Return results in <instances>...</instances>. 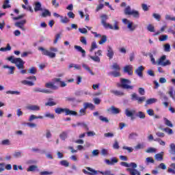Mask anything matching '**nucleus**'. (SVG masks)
Returning <instances> with one entry per match:
<instances>
[{
	"instance_id": "f257e3e1",
	"label": "nucleus",
	"mask_w": 175,
	"mask_h": 175,
	"mask_svg": "<svg viewBox=\"0 0 175 175\" xmlns=\"http://www.w3.org/2000/svg\"><path fill=\"white\" fill-rule=\"evenodd\" d=\"M38 50L42 52V55H46V57H49V58H55V53L58 51V49L55 47H51L49 49L50 51H49L42 46H40L38 47Z\"/></svg>"
},
{
	"instance_id": "f03ea898",
	"label": "nucleus",
	"mask_w": 175,
	"mask_h": 175,
	"mask_svg": "<svg viewBox=\"0 0 175 175\" xmlns=\"http://www.w3.org/2000/svg\"><path fill=\"white\" fill-rule=\"evenodd\" d=\"M101 18V24H103L105 28H109V29H114L115 31H118V29H120V27H118V22L117 21H115L114 27H113V25L106 23V20H107V15H102Z\"/></svg>"
},
{
	"instance_id": "7ed1b4c3",
	"label": "nucleus",
	"mask_w": 175,
	"mask_h": 175,
	"mask_svg": "<svg viewBox=\"0 0 175 175\" xmlns=\"http://www.w3.org/2000/svg\"><path fill=\"white\" fill-rule=\"evenodd\" d=\"M8 60L12 62V64H15L18 69H24V64L25 62L21 58H14V56H10L8 57Z\"/></svg>"
},
{
	"instance_id": "20e7f679",
	"label": "nucleus",
	"mask_w": 175,
	"mask_h": 175,
	"mask_svg": "<svg viewBox=\"0 0 175 175\" xmlns=\"http://www.w3.org/2000/svg\"><path fill=\"white\" fill-rule=\"evenodd\" d=\"M132 82L129 79L122 78L120 79V83L117 84L118 88H122L123 90H132L133 85H130Z\"/></svg>"
},
{
	"instance_id": "39448f33",
	"label": "nucleus",
	"mask_w": 175,
	"mask_h": 175,
	"mask_svg": "<svg viewBox=\"0 0 175 175\" xmlns=\"http://www.w3.org/2000/svg\"><path fill=\"white\" fill-rule=\"evenodd\" d=\"M112 69L116 71H111L108 73L109 76H112L113 77H120L121 76V73H120V70H121V68L120 65L117 63H113L112 65Z\"/></svg>"
},
{
	"instance_id": "423d86ee",
	"label": "nucleus",
	"mask_w": 175,
	"mask_h": 175,
	"mask_svg": "<svg viewBox=\"0 0 175 175\" xmlns=\"http://www.w3.org/2000/svg\"><path fill=\"white\" fill-rule=\"evenodd\" d=\"M129 167H133L126 169V172H129L130 175H142L140 172L136 170V168L137 167V164H136L135 163H129Z\"/></svg>"
},
{
	"instance_id": "0eeeda50",
	"label": "nucleus",
	"mask_w": 175,
	"mask_h": 175,
	"mask_svg": "<svg viewBox=\"0 0 175 175\" xmlns=\"http://www.w3.org/2000/svg\"><path fill=\"white\" fill-rule=\"evenodd\" d=\"M165 59H166V55H163L157 61V65H161V66H167V65H172V62H170V60H167L166 62H164Z\"/></svg>"
},
{
	"instance_id": "6e6552de",
	"label": "nucleus",
	"mask_w": 175,
	"mask_h": 175,
	"mask_svg": "<svg viewBox=\"0 0 175 175\" xmlns=\"http://www.w3.org/2000/svg\"><path fill=\"white\" fill-rule=\"evenodd\" d=\"M87 170H83V172L84 173V174H88V175H96L98 174V171L90 167H86Z\"/></svg>"
},
{
	"instance_id": "1a4fd4ad",
	"label": "nucleus",
	"mask_w": 175,
	"mask_h": 175,
	"mask_svg": "<svg viewBox=\"0 0 175 175\" xmlns=\"http://www.w3.org/2000/svg\"><path fill=\"white\" fill-rule=\"evenodd\" d=\"M133 66L132 65H127L124 67V73H127L129 76H132L133 75Z\"/></svg>"
},
{
	"instance_id": "9d476101",
	"label": "nucleus",
	"mask_w": 175,
	"mask_h": 175,
	"mask_svg": "<svg viewBox=\"0 0 175 175\" xmlns=\"http://www.w3.org/2000/svg\"><path fill=\"white\" fill-rule=\"evenodd\" d=\"M45 88L53 90H58V86L55 85V82H48L45 83Z\"/></svg>"
},
{
	"instance_id": "9b49d317",
	"label": "nucleus",
	"mask_w": 175,
	"mask_h": 175,
	"mask_svg": "<svg viewBox=\"0 0 175 175\" xmlns=\"http://www.w3.org/2000/svg\"><path fill=\"white\" fill-rule=\"evenodd\" d=\"M144 70V66H139L135 71V75L139 76V77H143V71Z\"/></svg>"
},
{
	"instance_id": "f8f14e48",
	"label": "nucleus",
	"mask_w": 175,
	"mask_h": 175,
	"mask_svg": "<svg viewBox=\"0 0 175 175\" xmlns=\"http://www.w3.org/2000/svg\"><path fill=\"white\" fill-rule=\"evenodd\" d=\"M34 12H43V8H42V3L40 2L37 1L34 3Z\"/></svg>"
},
{
	"instance_id": "ddd939ff",
	"label": "nucleus",
	"mask_w": 175,
	"mask_h": 175,
	"mask_svg": "<svg viewBox=\"0 0 175 175\" xmlns=\"http://www.w3.org/2000/svg\"><path fill=\"white\" fill-rule=\"evenodd\" d=\"M118 163V159H117V157H113L112 159H111V160L105 159V163L111 166H113L115 163Z\"/></svg>"
},
{
	"instance_id": "4468645a",
	"label": "nucleus",
	"mask_w": 175,
	"mask_h": 175,
	"mask_svg": "<svg viewBox=\"0 0 175 175\" xmlns=\"http://www.w3.org/2000/svg\"><path fill=\"white\" fill-rule=\"evenodd\" d=\"M3 68V69H9L8 75H14V70H16V67L4 65Z\"/></svg>"
},
{
	"instance_id": "2eb2a0df",
	"label": "nucleus",
	"mask_w": 175,
	"mask_h": 175,
	"mask_svg": "<svg viewBox=\"0 0 175 175\" xmlns=\"http://www.w3.org/2000/svg\"><path fill=\"white\" fill-rule=\"evenodd\" d=\"M107 57H108L109 59H112L113 57H114V51L111 46H108L107 48Z\"/></svg>"
},
{
	"instance_id": "dca6fc26",
	"label": "nucleus",
	"mask_w": 175,
	"mask_h": 175,
	"mask_svg": "<svg viewBox=\"0 0 175 175\" xmlns=\"http://www.w3.org/2000/svg\"><path fill=\"white\" fill-rule=\"evenodd\" d=\"M53 81L55 83H59L60 87H62V88H64V87H66V85H67V84H66V83H65V81H61V78H55V79H53Z\"/></svg>"
},
{
	"instance_id": "f3484780",
	"label": "nucleus",
	"mask_w": 175,
	"mask_h": 175,
	"mask_svg": "<svg viewBox=\"0 0 175 175\" xmlns=\"http://www.w3.org/2000/svg\"><path fill=\"white\" fill-rule=\"evenodd\" d=\"M74 49H75V50L79 51V53H81L83 57H85V50L83 49V48L81 46H80L79 45H75L74 46Z\"/></svg>"
},
{
	"instance_id": "a211bd4d",
	"label": "nucleus",
	"mask_w": 175,
	"mask_h": 175,
	"mask_svg": "<svg viewBox=\"0 0 175 175\" xmlns=\"http://www.w3.org/2000/svg\"><path fill=\"white\" fill-rule=\"evenodd\" d=\"M111 94H113V95H116V96H124L125 95V93L123 92H121L120 90H110Z\"/></svg>"
},
{
	"instance_id": "6ab92c4d",
	"label": "nucleus",
	"mask_w": 175,
	"mask_h": 175,
	"mask_svg": "<svg viewBox=\"0 0 175 175\" xmlns=\"http://www.w3.org/2000/svg\"><path fill=\"white\" fill-rule=\"evenodd\" d=\"M51 16V12H50V10L47 9L42 10V12L41 14V17H47Z\"/></svg>"
},
{
	"instance_id": "aec40b11",
	"label": "nucleus",
	"mask_w": 175,
	"mask_h": 175,
	"mask_svg": "<svg viewBox=\"0 0 175 175\" xmlns=\"http://www.w3.org/2000/svg\"><path fill=\"white\" fill-rule=\"evenodd\" d=\"M56 114H62V113H66V108L57 107L55 109Z\"/></svg>"
},
{
	"instance_id": "412c9836",
	"label": "nucleus",
	"mask_w": 175,
	"mask_h": 175,
	"mask_svg": "<svg viewBox=\"0 0 175 175\" xmlns=\"http://www.w3.org/2000/svg\"><path fill=\"white\" fill-rule=\"evenodd\" d=\"M66 116H77V112L72 111L68 108L66 109Z\"/></svg>"
},
{
	"instance_id": "4be33fe9",
	"label": "nucleus",
	"mask_w": 175,
	"mask_h": 175,
	"mask_svg": "<svg viewBox=\"0 0 175 175\" xmlns=\"http://www.w3.org/2000/svg\"><path fill=\"white\" fill-rule=\"evenodd\" d=\"M29 110H32L33 111H39L40 110V107L38 105H30L27 107Z\"/></svg>"
},
{
	"instance_id": "5701e85b",
	"label": "nucleus",
	"mask_w": 175,
	"mask_h": 175,
	"mask_svg": "<svg viewBox=\"0 0 175 175\" xmlns=\"http://www.w3.org/2000/svg\"><path fill=\"white\" fill-rule=\"evenodd\" d=\"M110 111L112 113V114H120V109L116 108L114 106H111L109 108Z\"/></svg>"
},
{
	"instance_id": "b1692460",
	"label": "nucleus",
	"mask_w": 175,
	"mask_h": 175,
	"mask_svg": "<svg viewBox=\"0 0 175 175\" xmlns=\"http://www.w3.org/2000/svg\"><path fill=\"white\" fill-rule=\"evenodd\" d=\"M83 106L85 107V109H90L91 110H94V109H95V105H94V104L92 103H85L83 104Z\"/></svg>"
},
{
	"instance_id": "393cba45",
	"label": "nucleus",
	"mask_w": 175,
	"mask_h": 175,
	"mask_svg": "<svg viewBox=\"0 0 175 175\" xmlns=\"http://www.w3.org/2000/svg\"><path fill=\"white\" fill-rule=\"evenodd\" d=\"M137 27V25H133V22L129 23L127 25V28L130 29V31H135Z\"/></svg>"
},
{
	"instance_id": "a878e982",
	"label": "nucleus",
	"mask_w": 175,
	"mask_h": 175,
	"mask_svg": "<svg viewBox=\"0 0 175 175\" xmlns=\"http://www.w3.org/2000/svg\"><path fill=\"white\" fill-rule=\"evenodd\" d=\"M170 167L167 169V173H172V174H175V163H172L170 164Z\"/></svg>"
},
{
	"instance_id": "bb28decb",
	"label": "nucleus",
	"mask_w": 175,
	"mask_h": 175,
	"mask_svg": "<svg viewBox=\"0 0 175 175\" xmlns=\"http://www.w3.org/2000/svg\"><path fill=\"white\" fill-rule=\"evenodd\" d=\"M135 113H136V111L135 110L131 111H129V109H126L125 110V114L126 116V117H131V118L133 117V114H135Z\"/></svg>"
},
{
	"instance_id": "cd10ccee",
	"label": "nucleus",
	"mask_w": 175,
	"mask_h": 175,
	"mask_svg": "<svg viewBox=\"0 0 175 175\" xmlns=\"http://www.w3.org/2000/svg\"><path fill=\"white\" fill-rule=\"evenodd\" d=\"M21 83L24 85H29V87H32L33 85H35V83L31 81L23 80L21 81Z\"/></svg>"
},
{
	"instance_id": "c85d7f7f",
	"label": "nucleus",
	"mask_w": 175,
	"mask_h": 175,
	"mask_svg": "<svg viewBox=\"0 0 175 175\" xmlns=\"http://www.w3.org/2000/svg\"><path fill=\"white\" fill-rule=\"evenodd\" d=\"M169 152L170 154H171V155H175V144H171L170 145Z\"/></svg>"
},
{
	"instance_id": "c756f323",
	"label": "nucleus",
	"mask_w": 175,
	"mask_h": 175,
	"mask_svg": "<svg viewBox=\"0 0 175 175\" xmlns=\"http://www.w3.org/2000/svg\"><path fill=\"white\" fill-rule=\"evenodd\" d=\"M131 16H133L135 18H139L140 17V13H139V11L133 10H132Z\"/></svg>"
},
{
	"instance_id": "7c9ffc66",
	"label": "nucleus",
	"mask_w": 175,
	"mask_h": 175,
	"mask_svg": "<svg viewBox=\"0 0 175 175\" xmlns=\"http://www.w3.org/2000/svg\"><path fill=\"white\" fill-rule=\"evenodd\" d=\"M82 66H83V68H84V69H85V70L89 72V73H90V75H92V76H94L95 75V73H94V72H92V70H91V68L87 64H83Z\"/></svg>"
},
{
	"instance_id": "2f4dec72",
	"label": "nucleus",
	"mask_w": 175,
	"mask_h": 175,
	"mask_svg": "<svg viewBox=\"0 0 175 175\" xmlns=\"http://www.w3.org/2000/svg\"><path fill=\"white\" fill-rule=\"evenodd\" d=\"M154 158L156 159V161H163V154H161V153H157L155 154Z\"/></svg>"
},
{
	"instance_id": "473e14b6",
	"label": "nucleus",
	"mask_w": 175,
	"mask_h": 175,
	"mask_svg": "<svg viewBox=\"0 0 175 175\" xmlns=\"http://www.w3.org/2000/svg\"><path fill=\"white\" fill-rule=\"evenodd\" d=\"M61 18V23H62L63 24H68V23H69V21H70V20L68 19V16H60Z\"/></svg>"
},
{
	"instance_id": "72a5a7b5",
	"label": "nucleus",
	"mask_w": 175,
	"mask_h": 175,
	"mask_svg": "<svg viewBox=\"0 0 175 175\" xmlns=\"http://www.w3.org/2000/svg\"><path fill=\"white\" fill-rule=\"evenodd\" d=\"M131 12H132V10L131 9V6L128 5L124 9V14H126V16H131Z\"/></svg>"
},
{
	"instance_id": "f704fd0d",
	"label": "nucleus",
	"mask_w": 175,
	"mask_h": 175,
	"mask_svg": "<svg viewBox=\"0 0 175 175\" xmlns=\"http://www.w3.org/2000/svg\"><path fill=\"white\" fill-rule=\"evenodd\" d=\"M38 69L36 67H31L28 70V73H30V75H36Z\"/></svg>"
},
{
	"instance_id": "c9c22d12",
	"label": "nucleus",
	"mask_w": 175,
	"mask_h": 175,
	"mask_svg": "<svg viewBox=\"0 0 175 175\" xmlns=\"http://www.w3.org/2000/svg\"><path fill=\"white\" fill-rule=\"evenodd\" d=\"M12 50V46H10V44H7L6 47H1L0 49V51H10Z\"/></svg>"
},
{
	"instance_id": "e433bc0d",
	"label": "nucleus",
	"mask_w": 175,
	"mask_h": 175,
	"mask_svg": "<svg viewBox=\"0 0 175 175\" xmlns=\"http://www.w3.org/2000/svg\"><path fill=\"white\" fill-rule=\"evenodd\" d=\"M59 137L62 140L66 139L68 138V133L63 131L62 133H60Z\"/></svg>"
},
{
	"instance_id": "4c0bfd02",
	"label": "nucleus",
	"mask_w": 175,
	"mask_h": 175,
	"mask_svg": "<svg viewBox=\"0 0 175 175\" xmlns=\"http://www.w3.org/2000/svg\"><path fill=\"white\" fill-rule=\"evenodd\" d=\"M164 121H165V124L167 126H169L170 128H173V124L172 123V122L170 120H169L167 118H165Z\"/></svg>"
},
{
	"instance_id": "58836bf2",
	"label": "nucleus",
	"mask_w": 175,
	"mask_h": 175,
	"mask_svg": "<svg viewBox=\"0 0 175 175\" xmlns=\"http://www.w3.org/2000/svg\"><path fill=\"white\" fill-rule=\"evenodd\" d=\"M37 169L38 165H32L27 168V172H35V170H37Z\"/></svg>"
},
{
	"instance_id": "ea45409f",
	"label": "nucleus",
	"mask_w": 175,
	"mask_h": 175,
	"mask_svg": "<svg viewBox=\"0 0 175 175\" xmlns=\"http://www.w3.org/2000/svg\"><path fill=\"white\" fill-rule=\"evenodd\" d=\"M95 49H98V45L96 42H92L91 48L90 49V53H92Z\"/></svg>"
},
{
	"instance_id": "a19ab883",
	"label": "nucleus",
	"mask_w": 175,
	"mask_h": 175,
	"mask_svg": "<svg viewBox=\"0 0 175 175\" xmlns=\"http://www.w3.org/2000/svg\"><path fill=\"white\" fill-rule=\"evenodd\" d=\"M90 59L94 61V62H100V57L96 55L95 56H90Z\"/></svg>"
},
{
	"instance_id": "79ce46f5",
	"label": "nucleus",
	"mask_w": 175,
	"mask_h": 175,
	"mask_svg": "<svg viewBox=\"0 0 175 175\" xmlns=\"http://www.w3.org/2000/svg\"><path fill=\"white\" fill-rule=\"evenodd\" d=\"M154 142H158V143H159L160 146H166V142H165V141H163L160 138H155L154 139Z\"/></svg>"
},
{
	"instance_id": "37998d69",
	"label": "nucleus",
	"mask_w": 175,
	"mask_h": 175,
	"mask_svg": "<svg viewBox=\"0 0 175 175\" xmlns=\"http://www.w3.org/2000/svg\"><path fill=\"white\" fill-rule=\"evenodd\" d=\"M157 101V98H149L146 100V105H152V103H156Z\"/></svg>"
},
{
	"instance_id": "c03bdc74",
	"label": "nucleus",
	"mask_w": 175,
	"mask_h": 175,
	"mask_svg": "<svg viewBox=\"0 0 175 175\" xmlns=\"http://www.w3.org/2000/svg\"><path fill=\"white\" fill-rule=\"evenodd\" d=\"M106 42H107V36H103L98 43L99 44H103V43H106Z\"/></svg>"
},
{
	"instance_id": "a18cd8bd",
	"label": "nucleus",
	"mask_w": 175,
	"mask_h": 175,
	"mask_svg": "<svg viewBox=\"0 0 175 175\" xmlns=\"http://www.w3.org/2000/svg\"><path fill=\"white\" fill-rule=\"evenodd\" d=\"M147 29L149 31V32H155V27L152 24H149L148 25Z\"/></svg>"
},
{
	"instance_id": "49530a36",
	"label": "nucleus",
	"mask_w": 175,
	"mask_h": 175,
	"mask_svg": "<svg viewBox=\"0 0 175 175\" xmlns=\"http://www.w3.org/2000/svg\"><path fill=\"white\" fill-rule=\"evenodd\" d=\"M167 38H169V36L167 35H162L159 37V40L160 42H165V41L167 40Z\"/></svg>"
},
{
	"instance_id": "de8ad7c7",
	"label": "nucleus",
	"mask_w": 175,
	"mask_h": 175,
	"mask_svg": "<svg viewBox=\"0 0 175 175\" xmlns=\"http://www.w3.org/2000/svg\"><path fill=\"white\" fill-rule=\"evenodd\" d=\"M137 101L139 105H142L143 102H146V96L138 97V100H137Z\"/></svg>"
},
{
	"instance_id": "09e8293b",
	"label": "nucleus",
	"mask_w": 175,
	"mask_h": 175,
	"mask_svg": "<svg viewBox=\"0 0 175 175\" xmlns=\"http://www.w3.org/2000/svg\"><path fill=\"white\" fill-rule=\"evenodd\" d=\"M60 165H62V166H64L65 167H68L69 162H68L66 160H62L60 161Z\"/></svg>"
},
{
	"instance_id": "8fccbe9b",
	"label": "nucleus",
	"mask_w": 175,
	"mask_h": 175,
	"mask_svg": "<svg viewBox=\"0 0 175 175\" xmlns=\"http://www.w3.org/2000/svg\"><path fill=\"white\" fill-rule=\"evenodd\" d=\"M85 113H87V109H85V107H83V108H82L79 110V116L81 117L83 116H85Z\"/></svg>"
},
{
	"instance_id": "3c124183",
	"label": "nucleus",
	"mask_w": 175,
	"mask_h": 175,
	"mask_svg": "<svg viewBox=\"0 0 175 175\" xmlns=\"http://www.w3.org/2000/svg\"><path fill=\"white\" fill-rule=\"evenodd\" d=\"M54 172L53 171H42V172H40V175H51V174H53Z\"/></svg>"
},
{
	"instance_id": "603ef678",
	"label": "nucleus",
	"mask_w": 175,
	"mask_h": 175,
	"mask_svg": "<svg viewBox=\"0 0 175 175\" xmlns=\"http://www.w3.org/2000/svg\"><path fill=\"white\" fill-rule=\"evenodd\" d=\"M10 8V5L9 4V0H5L3 5V9H8Z\"/></svg>"
},
{
	"instance_id": "864d4df0",
	"label": "nucleus",
	"mask_w": 175,
	"mask_h": 175,
	"mask_svg": "<svg viewBox=\"0 0 175 175\" xmlns=\"http://www.w3.org/2000/svg\"><path fill=\"white\" fill-rule=\"evenodd\" d=\"M44 117H46L48 118H51V120H54V118H55V116H54L53 113H46L44 115Z\"/></svg>"
},
{
	"instance_id": "5fc2aeb1",
	"label": "nucleus",
	"mask_w": 175,
	"mask_h": 175,
	"mask_svg": "<svg viewBox=\"0 0 175 175\" xmlns=\"http://www.w3.org/2000/svg\"><path fill=\"white\" fill-rule=\"evenodd\" d=\"M164 132H166V133H168V135H172L173 134V130L170 128H165L163 129Z\"/></svg>"
},
{
	"instance_id": "6e6d98bb",
	"label": "nucleus",
	"mask_w": 175,
	"mask_h": 175,
	"mask_svg": "<svg viewBox=\"0 0 175 175\" xmlns=\"http://www.w3.org/2000/svg\"><path fill=\"white\" fill-rule=\"evenodd\" d=\"M146 152H147L148 154H150L151 152H157V149L154 148H148L146 150Z\"/></svg>"
},
{
	"instance_id": "4d7b16f0",
	"label": "nucleus",
	"mask_w": 175,
	"mask_h": 175,
	"mask_svg": "<svg viewBox=\"0 0 175 175\" xmlns=\"http://www.w3.org/2000/svg\"><path fill=\"white\" fill-rule=\"evenodd\" d=\"M135 148L136 150H143L144 148V144H138Z\"/></svg>"
},
{
	"instance_id": "13d9d810",
	"label": "nucleus",
	"mask_w": 175,
	"mask_h": 175,
	"mask_svg": "<svg viewBox=\"0 0 175 175\" xmlns=\"http://www.w3.org/2000/svg\"><path fill=\"white\" fill-rule=\"evenodd\" d=\"M146 161L147 163H155V161L154 160V159L152 157H147Z\"/></svg>"
},
{
	"instance_id": "bf43d9fd",
	"label": "nucleus",
	"mask_w": 175,
	"mask_h": 175,
	"mask_svg": "<svg viewBox=\"0 0 175 175\" xmlns=\"http://www.w3.org/2000/svg\"><path fill=\"white\" fill-rule=\"evenodd\" d=\"M152 16L154 17V18L157 20V21H161V15L160 14L154 13L152 14Z\"/></svg>"
},
{
	"instance_id": "052dcab7",
	"label": "nucleus",
	"mask_w": 175,
	"mask_h": 175,
	"mask_svg": "<svg viewBox=\"0 0 175 175\" xmlns=\"http://www.w3.org/2000/svg\"><path fill=\"white\" fill-rule=\"evenodd\" d=\"M139 99V97L137 96V94L136 93H133L131 94V100H137Z\"/></svg>"
},
{
	"instance_id": "680f3d73",
	"label": "nucleus",
	"mask_w": 175,
	"mask_h": 175,
	"mask_svg": "<svg viewBox=\"0 0 175 175\" xmlns=\"http://www.w3.org/2000/svg\"><path fill=\"white\" fill-rule=\"evenodd\" d=\"M137 116V117H139V118H146V114H144L143 111H139Z\"/></svg>"
},
{
	"instance_id": "e2e57ef3",
	"label": "nucleus",
	"mask_w": 175,
	"mask_h": 175,
	"mask_svg": "<svg viewBox=\"0 0 175 175\" xmlns=\"http://www.w3.org/2000/svg\"><path fill=\"white\" fill-rule=\"evenodd\" d=\"M80 42L85 46H87V40L85 39V37L84 36L81 37Z\"/></svg>"
},
{
	"instance_id": "0e129e2a",
	"label": "nucleus",
	"mask_w": 175,
	"mask_h": 175,
	"mask_svg": "<svg viewBox=\"0 0 175 175\" xmlns=\"http://www.w3.org/2000/svg\"><path fill=\"white\" fill-rule=\"evenodd\" d=\"M105 5L102 3H100L97 7L96 8V12H99V10H102Z\"/></svg>"
},
{
	"instance_id": "69168bd1",
	"label": "nucleus",
	"mask_w": 175,
	"mask_h": 175,
	"mask_svg": "<svg viewBox=\"0 0 175 175\" xmlns=\"http://www.w3.org/2000/svg\"><path fill=\"white\" fill-rule=\"evenodd\" d=\"M137 137V133H131L129 135V139H130L131 140H132V139H135V137Z\"/></svg>"
},
{
	"instance_id": "338daca9",
	"label": "nucleus",
	"mask_w": 175,
	"mask_h": 175,
	"mask_svg": "<svg viewBox=\"0 0 175 175\" xmlns=\"http://www.w3.org/2000/svg\"><path fill=\"white\" fill-rule=\"evenodd\" d=\"M57 105V103L54 101H49L46 103H45V106H55Z\"/></svg>"
},
{
	"instance_id": "774afa93",
	"label": "nucleus",
	"mask_w": 175,
	"mask_h": 175,
	"mask_svg": "<svg viewBox=\"0 0 175 175\" xmlns=\"http://www.w3.org/2000/svg\"><path fill=\"white\" fill-rule=\"evenodd\" d=\"M99 120L102 121L103 122H109V120H107V118H105L103 116H99Z\"/></svg>"
}]
</instances>
